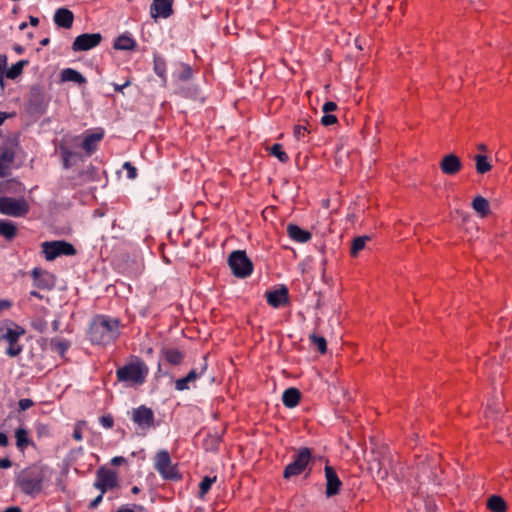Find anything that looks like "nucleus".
Returning a JSON list of instances; mask_svg holds the SVG:
<instances>
[{"mask_svg":"<svg viewBox=\"0 0 512 512\" xmlns=\"http://www.w3.org/2000/svg\"><path fill=\"white\" fill-rule=\"evenodd\" d=\"M49 482L48 467L40 462L30 464L15 476V485L31 498L40 495Z\"/></svg>","mask_w":512,"mask_h":512,"instance_id":"f257e3e1","label":"nucleus"},{"mask_svg":"<svg viewBox=\"0 0 512 512\" xmlns=\"http://www.w3.org/2000/svg\"><path fill=\"white\" fill-rule=\"evenodd\" d=\"M120 319L108 315H95L89 325L88 337L92 344L106 346L120 335Z\"/></svg>","mask_w":512,"mask_h":512,"instance_id":"f03ea898","label":"nucleus"},{"mask_svg":"<svg viewBox=\"0 0 512 512\" xmlns=\"http://www.w3.org/2000/svg\"><path fill=\"white\" fill-rule=\"evenodd\" d=\"M148 374L149 367L138 356H131L130 361L116 370L117 381L127 387L142 386Z\"/></svg>","mask_w":512,"mask_h":512,"instance_id":"7ed1b4c3","label":"nucleus"},{"mask_svg":"<svg viewBox=\"0 0 512 512\" xmlns=\"http://www.w3.org/2000/svg\"><path fill=\"white\" fill-rule=\"evenodd\" d=\"M12 327L8 325L0 326V342L5 340L8 343L6 354L9 357H16L23 351V345L19 343L21 336L25 334V329L13 322Z\"/></svg>","mask_w":512,"mask_h":512,"instance_id":"20e7f679","label":"nucleus"},{"mask_svg":"<svg viewBox=\"0 0 512 512\" xmlns=\"http://www.w3.org/2000/svg\"><path fill=\"white\" fill-rule=\"evenodd\" d=\"M19 146V136L12 135L3 139L0 145V177L10 174L11 165L15 161L16 149Z\"/></svg>","mask_w":512,"mask_h":512,"instance_id":"39448f33","label":"nucleus"},{"mask_svg":"<svg viewBox=\"0 0 512 512\" xmlns=\"http://www.w3.org/2000/svg\"><path fill=\"white\" fill-rule=\"evenodd\" d=\"M154 467L164 480L175 482L182 480V474L178 470V465L172 464L167 450H160L156 454Z\"/></svg>","mask_w":512,"mask_h":512,"instance_id":"423d86ee","label":"nucleus"},{"mask_svg":"<svg viewBox=\"0 0 512 512\" xmlns=\"http://www.w3.org/2000/svg\"><path fill=\"white\" fill-rule=\"evenodd\" d=\"M312 459V450L308 447H301L293 455V461L288 464L283 472V477L289 479L302 474Z\"/></svg>","mask_w":512,"mask_h":512,"instance_id":"0eeeda50","label":"nucleus"},{"mask_svg":"<svg viewBox=\"0 0 512 512\" xmlns=\"http://www.w3.org/2000/svg\"><path fill=\"white\" fill-rule=\"evenodd\" d=\"M228 264L234 276L238 278H247L253 272V263L248 258L244 250H236L231 252L228 257Z\"/></svg>","mask_w":512,"mask_h":512,"instance_id":"6e6552de","label":"nucleus"},{"mask_svg":"<svg viewBox=\"0 0 512 512\" xmlns=\"http://www.w3.org/2000/svg\"><path fill=\"white\" fill-rule=\"evenodd\" d=\"M41 247L47 261H53L60 256H74L77 254L75 247L65 240L45 241L41 244Z\"/></svg>","mask_w":512,"mask_h":512,"instance_id":"1a4fd4ad","label":"nucleus"},{"mask_svg":"<svg viewBox=\"0 0 512 512\" xmlns=\"http://www.w3.org/2000/svg\"><path fill=\"white\" fill-rule=\"evenodd\" d=\"M131 420L143 435L155 427L154 411L144 404L132 409Z\"/></svg>","mask_w":512,"mask_h":512,"instance_id":"9d476101","label":"nucleus"},{"mask_svg":"<svg viewBox=\"0 0 512 512\" xmlns=\"http://www.w3.org/2000/svg\"><path fill=\"white\" fill-rule=\"evenodd\" d=\"M30 210L29 204L24 198L0 197V213L12 217H23Z\"/></svg>","mask_w":512,"mask_h":512,"instance_id":"9b49d317","label":"nucleus"},{"mask_svg":"<svg viewBox=\"0 0 512 512\" xmlns=\"http://www.w3.org/2000/svg\"><path fill=\"white\" fill-rule=\"evenodd\" d=\"M207 355L203 356V362L199 368H192L185 377L175 381V389L177 391H185L190 389V384L201 378L207 371Z\"/></svg>","mask_w":512,"mask_h":512,"instance_id":"f8f14e48","label":"nucleus"},{"mask_svg":"<svg viewBox=\"0 0 512 512\" xmlns=\"http://www.w3.org/2000/svg\"><path fill=\"white\" fill-rule=\"evenodd\" d=\"M102 35L100 33H83L75 38L72 43V50L74 52L91 50L102 42Z\"/></svg>","mask_w":512,"mask_h":512,"instance_id":"ddd939ff","label":"nucleus"},{"mask_svg":"<svg viewBox=\"0 0 512 512\" xmlns=\"http://www.w3.org/2000/svg\"><path fill=\"white\" fill-rule=\"evenodd\" d=\"M265 296L267 303L273 308H280L289 303V290L285 285L266 291Z\"/></svg>","mask_w":512,"mask_h":512,"instance_id":"4468645a","label":"nucleus"},{"mask_svg":"<svg viewBox=\"0 0 512 512\" xmlns=\"http://www.w3.org/2000/svg\"><path fill=\"white\" fill-rule=\"evenodd\" d=\"M104 135L105 133L102 128H98L94 132L91 130L85 131L81 147L88 156H91L96 152L98 149V143L104 138Z\"/></svg>","mask_w":512,"mask_h":512,"instance_id":"2eb2a0df","label":"nucleus"},{"mask_svg":"<svg viewBox=\"0 0 512 512\" xmlns=\"http://www.w3.org/2000/svg\"><path fill=\"white\" fill-rule=\"evenodd\" d=\"M324 472L326 478V496L329 498L339 494L342 487V481L338 477L335 469L332 466L326 464Z\"/></svg>","mask_w":512,"mask_h":512,"instance_id":"dca6fc26","label":"nucleus"},{"mask_svg":"<svg viewBox=\"0 0 512 512\" xmlns=\"http://www.w3.org/2000/svg\"><path fill=\"white\" fill-rule=\"evenodd\" d=\"M174 0H153L150 5V15L153 19L169 18L173 13Z\"/></svg>","mask_w":512,"mask_h":512,"instance_id":"f3484780","label":"nucleus"},{"mask_svg":"<svg viewBox=\"0 0 512 512\" xmlns=\"http://www.w3.org/2000/svg\"><path fill=\"white\" fill-rule=\"evenodd\" d=\"M462 168V162L455 154L445 155L440 162V169L446 175H455Z\"/></svg>","mask_w":512,"mask_h":512,"instance_id":"a211bd4d","label":"nucleus"},{"mask_svg":"<svg viewBox=\"0 0 512 512\" xmlns=\"http://www.w3.org/2000/svg\"><path fill=\"white\" fill-rule=\"evenodd\" d=\"M153 71L160 78L163 87L167 86V62L165 58L159 54L153 55Z\"/></svg>","mask_w":512,"mask_h":512,"instance_id":"6ab92c4d","label":"nucleus"},{"mask_svg":"<svg viewBox=\"0 0 512 512\" xmlns=\"http://www.w3.org/2000/svg\"><path fill=\"white\" fill-rule=\"evenodd\" d=\"M137 46L136 40L129 32L119 35L113 42V48L121 51H132Z\"/></svg>","mask_w":512,"mask_h":512,"instance_id":"aec40b11","label":"nucleus"},{"mask_svg":"<svg viewBox=\"0 0 512 512\" xmlns=\"http://www.w3.org/2000/svg\"><path fill=\"white\" fill-rule=\"evenodd\" d=\"M74 14L67 8H59L54 14V22L57 26L69 29L72 27Z\"/></svg>","mask_w":512,"mask_h":512,"instance_id":"412c9836","label":"nucleus"},{"mask_svg":"<svg viewBox=\"0 0 512 512\" xmlns=\"http://www.w3.org/2000/svg\"><path fill=\"white\" fill-rule=\"evenodd\" d=\"M160 353L164 360L173 366L181 365L185 358V353L178 348H162Z\"/></svg>","mask_w":512,"mask_h":512,"instance_id":"4be33fe9","label":"nucleus"},{"mask_svg":"<svg viewBox=\"0 0 512 512\" xmlns=\"http://www.w3.org/2000/svg\"><path fill=\"white\" fill-rule=\"evenodd\" d=\"M287 234L293 241L298 243H306L312 238V234L308 230L302 229L296 224H288Z\"/></svg>","mask_w":512,"mask_h":512,"instance_id":"5701e85b","label":"nucleus"},{"mask_svg":"<svg viewBox=\"0 0 512 512\" xmlns=\"http://www.w3.org/2000/svg\"><path fill=\"white\" fill-rule=\"evenodd\" d=\"M96 478L102 483V485H106L110 489L118 486V475L111 469H105L103 467L98 469Z\"/></svg>","mask_w":512,"mask_h":512,"instance_id":"b1692460","label":"nucleus"},{"mask_svg":"<svg viewBox=\"0 0 512 512\" xmlns=\"http://www.w3.org/2000/svg\"><path fill=\"white\" fill-rule=\"evenodd\" d=\"M301 400V393L295 387L286 389L282 394V402L286 408L296 407Z\"/></svg>","mask_w":512,"mask_h":512,"instance_id":"393cba45","label":"nucleus"},{"mask_svg":"<svg viewBox=\"0 0 512 512\" xmlns=\"http://www.w3.org/2000/svg\"><path fill=\"white\" fill-rule=\"evenodd\" d=\"M60 79L62 82H74L78 85H85L87 83L86 77L73 68L63 69L60 73Z\"/></svg>","mask_w":512,"mask_h":512,"instance_id":"a878e982","label":"nucleus"},{"mask_svg":"<svg viewBox=\"0 0 512 512\" xmlns=\"http://www.w3.org/2000/svg\"><path fill=\"white\" fill-rule=\"evenodd\" d=\"M223 439L218 433H208L202 442L203 449L207 452L217 453Z\"/></svg>","mask_w":512,"mask_h":512,"instance_id":"bb28decb","label":"nucleus"},{"mask_svg":"<svg viewBox=\"0 0 512 512\" xmlns=\"http://www.w3.org/2000/svg\"><path fill=\"white\" fill-rule=\"evenodd\" d=\"M49 347L51 351L57 353L64 359L67 351L71 347V341L65 338H51L49 341Z\"/></svg>","mask_w":512,"mask_h":512,"instance_id":"cd10ccee","label":"nucleus"},{"mask_svg":"<svg viewBox=\"0 0 512 512\" xmlns=\"http://www.w3.org/2000/svg\"><path fill=\"white\" fill-rule=\"evenodd\" d=\"M16 446L20 451L26 450L29 446H34L33 440L29 436V432L25 428H18L15 431Z\"/></svg>","mask_w":512,"mask_h":512,"instance_id":"c85d7f7f","label":"nucleus"},{"mask_svg":"<svg viewBox=\"0 0 512 512\" xmlns=\"http://www.w3.org/2000/svg\"><path fill=\"white\" fill-rule=\"evenodd\" d=\"M60 154L62 158V166L64 169H69L75 164L76 158H81V155L73 152L66 146L60 147Z\"/></svg>","mask_w":512,"mask_h":512,"instance_id":"c756f323","label":"nucleus"},{"mask_svg":"<svg viewBox=\"0 0 512 512\" xmlns=\"http://www.w3.org/2000/svg\"><path fill=\"white\" fill-rule=\"evenodd\" d=\"M0 235L8 241L13 240L17 235L16 225L9 220H0Z\"/></svg>","mask_w":512,"mask_h":512,"instance_id":"7c9ffc66","label":"nucleus"},{"mask_svg":"<svg viewBox=\"0 0 512 512\" xmlns=\"http://www.w3.org/2000/svg\"><path fill=\"white\" fill-rule=\"evenodd\" d=\"M31 276L34 279V285L37 288L46 289L51 287L49 282L44 278L45 276H48V273L45 270L35 267L31 272Z\"/></svg>","mask_w":512,"mask_h":512,"instance_id":"2f4dec72","label":"nucleus"},{"mask_svg":"<svg viewBox=\"0 0 512 512\" xmlns=\"http://www.w3.org/2000/svg\"><path fill=\"white\" fill-rule=\"evenodd\" d=\"M472 207L481 215V217H485L490 213V204L488 200L480 195L473 199Z\"/></svg>","mask_w":512,"mask_h":512,"instance_id":"473e14b6","label":"nucleus"},{"mask_svg":"<svg viewBox=\"0 0 512 512\" xmlns=\"http://www.w3.org/2000/svg\"><path fill=\"white\" fill-rule=\"evenodd\" d=\"M487 508L492 512H506L507 504L499 495H492L487 501Z\"/></svg>","mask_w":512,"mask_h":512,"instance_id":"72a5a7b5","label":"nucleus"},{"mask_svg":"<svg viewBox=\"0 0 512 512\" xmlns=\"http://www.w3.org/2000/svg\"><path fill=\"white\" fill-rule=\"evenodd\" d=\"M28 64L29 60L27 59L19 60L17 63L13 64L8 70H6L5 76L8 79H16L22 74L24 67Z\"/></svg>","mask_w":512,"mask_h":512,"instance_id":"f704fd0d","label":"nucleus"},{"mask_svg":"<svg viewBox=\"0 0 512 512\" xmlns=\"http://www.w3.org/2000/svg\"><path fill=\"white\" fill-rule=\"evenodd\" d=\"M311 133L310 125L307 120L304 124H296L293 127V136L297 141H306V136Z\"/></svg>","mask_w":512,"mask_h":512,"instance_id":"c9c22d12","label":"nucleus"},{"mask_svg":"<svg viewBox=\"0 0 512 512\" xmlns=\"http://www.w3.org/2000/svg\"><path fill=\"white\" fill-rule=\"evenodd\" d=\"M22 187V183L17 179H8L0 183V191L4 193L18 192Z\"/></svg>","mask_w":512,"mask_h":512,"instance_id":"e433bc0d","label":"nucleus"},{"mask_svg":"<svg viewBox=\"0 0 512 512\" xmlns=\"http://www.w3.org/2000/svg\"><path fill=\"white\" fill-rule=\"evenodd\" d=\"M267 150L269 151L270 155L276 157L281 163H287L289 161V156L283 150L282 144L275 143Z\"/></svg>","mask_w":512,"mask_h":512,"instance_id":"4c0bfd02","label":"nucleus"},{"mask_svg":"<svg viewBox=\"0 0 512 512\" xmlns=\"http://www.w3.org/2000/svg\"><path fill=\"white\" fill-rule=\"evenodd\" d=\"M476 171L479 174H485L491 170L492 166L488 161L487 156L478 154L475 156Z\"/></svg>","mask_w":512,"mask_h":512,"instance_id":"58836bf2","label":"nucleus"},{"mask_svg":"<svg viewBox=\"0 0 512 512\" xmlns=\"http://www.w3.org/2000/svg\"><path fill=\"white\" fill-rule=\"evenodd\" d=\"M217 477L213 476H205L199 483V498H204V496L209 492L213 483L216 482Z\"/></svg>","mask_w":512,"mask_h":512,"instance_id":"ea45409f","label":"nucleus"},{"mask_svg":"<svg viewBox=\"0 0 512 512\" xmlns=\"http://www.w3.org/2000/svg\"><path fill=\"white\" fill-rule=\"evenodd\" d=\"M368 240H370L368 236H358L354 238L350 250L351 256H356L362 249H364Z\"/></svg>","mask_w":512,"mask_h":512,"instance_id":"a19ab883","label":"nucleus"},{"mask_svg":"<svg viewBox=\"0 0 512 512\" xmlns=\"http://www.w3.org/2000/svg\"><path fill=\"white\" fill-rule=\"evenodd\" d=\"M193 77V69L192 67L187 63H181L180 64V71L177 75L178 80L180 81H188Z\"/></svg>","mask_w":512,"mask_h":512,"instance_id":"79ce46f5","label":"nucleus"},{"mask_svg":"<svg viewBox=\"0 0 512 512\" xmlns=\"http://www.w3.org/2000/svg\"><path fill=\"white\" fill-rule=\"evenodd\" d=\"M310 340L317 346V349L321 354H325L327 351V342L323 336H318L316 334L310 335Z\"/></svg>","mask_w":512,"mask_h":512,"instance_id":"37998d69","label":"nucleus"},{"mask_svg":"<svg viewBox=\"0 0 512 512\" xmlns=\"http://www.w3.org/2000/svg\"><path fill=\"white\" fill-rule=\"evenodd\" d=\"M181 93L185 97H189V98H192V99H197L201 95V90H200L199 86L194 85L192 87L183 88L181 90Z\"/></svg>","mask_w":512,"mask_h":512,"instance_id":"c03bdc74","label":"nucleus"},{"mask_svg":"<svg viewBox=\"0 0 512 512\" xmlns=\"http://www.w3.org/2000/svg\"><path fill=\"white\" fill-rule=\"evenodd\" d=\"M99 424L105 429H112L114 427V418L110 413L102 415L99 418Z\"/></svg>","mask_w":512,"mask_h":512,"instance_id":"a18cd8bd","label":"nucleus"},{"mask_svg":"<svg viewBox=\"0 0 512 512\" xmlns=\"http://www.w3.org/2000/svg\"><path fill=\"white\" fill-rule=\"evenodd\" d=\"M123 169H125L127 171L128 179L133 180L138 175L137 168L129 161H127L123 164Z\"/></svg>","mask_w":512,"mask_h":512,"instance_id":"49530a36","label":"nucleus"},{"mask_svg":"<svg viewBox=\"0 0 512 512\" xmlns=\"http://www.w3.org/2000/svg\"><path fill=\"white\" fill-rule=\"evenodd\" d=\"M7 66V56L5 54H0V85H4V76H5V69Z\"/></svg>","mask_w":512,"mask_h":512,"instance_id":"de8ad7c7","label":"nucleus"},{"mask_svg":"<svg viewBox=\"0 0 512 512\" xmlns=\"http://www.w3.org/2000/svg\"><path fill=\"white\" fill-rule=\"evenodd\" d=\"M338 122L337 117L333 114H324L321 118V124L325 127L334 125Z\"/></svg>","mask_w":512,"mask_h":512,"instance_id":"09e8293b","label":"nucleus"},{"mask_svg":"<svg viewBox=\"0 0 512 512\" xmlns=\"http://www.w3.org/2000/svg\"><path fill=\"white\" fill-rule=\"evenodd\" d=\"M34 405V402L29 398H23L20 399L18 402L19 411H25L32 407Z\"/></svg>","mask_w":512,"mask_h":512,"instance_id":"8fccbe9b","label":"nucleus"},{"mask_svg":"<svg viewBox=\"0 0 512 512\" xmlns=\"http://www.w3.org/2000/svg\"><path fill=\"white\" fill-rule=\"evenodd\" d=\"M337 104L333 101H327L324 103V105L322 106V111L325 113V114H328L330 112H333L337 109Z\"/></svg>","mask_w":512,"mask_h":512,"instance_id":"3c124183","label":"nucleus"},{"mask_svg":"<svg viewBox=\"0 0 512 512\" xmlns=\"http://www.w3.org/2000/svg\"><path fill=\"white\" fill-rule=\"evenodd\" d=\"M33 328L36 329L40 333H44L47 329V323L45 320H39L33 323Z\"/></svg>","mask_w":512,"mask_h":512,"instance_id":"603ef678","label":"nucleus"},{"mask_svg":"<svg viewBox=\"0 0 512 512\" xmlns=\"http://www.w3.org/2000/svg\"><path fill=\"white\" fill-rule=\"evenodd\" d=\"M102 499H103V495H102V494H99L95 499H93V500L89 503L88 508H89L90 510H94V509H96V508L98 507V505L101 503Z\"/></svg>","mask_w":512,"mask_h":512,"instance_id":"864d4df0","label":"nucleus"},{"mask_svg":"<svg viewBox=\"0 0 512 512\" xmlns=\"http://www.w3.org/2000/svg\"><path fill=\"white\" fill-rule=\"evenodd\" d=\"M36 431H37L38 436H40V437L43 435H46V434H48V426L45 424L39 423L36 426Z\"/></svg>","mask_w":512,"mask_h":512,"instance_id":"5fc2aeb1","label":"nucleus"},{"mask_svg":"<svg viewBox=\"0 0 512 512\" xmlns=\"http://www.w3.org/2000/svg\"><path fill=\"white\" fill-rule=\"evenodd\" d=\"M94 487L98 490H100V494L104 495L108 490H110L109 487L106 485H102V483L96 478V481L94 483Z\"/></svg>","mask_w":512,"mask_h":512,"instance_id":"6e6d98bb","label":"nucleus"},{"mask_svg":"<svg viewBox=\"0 0 512 512\" xmlns=\"http://www.w3.org/2000/svg\"><path fill=\"white\" fill-rule=\"evenodd\" d=\"M131 84V81L128 79L126 80L123 84L119 85V84H116L114 83L113 84V87H114V91L115 92H122L124 88L128 87L129 85Z\"/></svg>","mask_w":512,"mask_h":512,"instance_id":"4d7b16f0","label":"nucleus"},{"mask_svg":"<svg viewBox=\"0 0 512 512\" xmlns=\"http://www.w3.org/2000/svg\"><path fill=\"white\" fill-rule=\"evenodd\" d=\"M12 306L11 301L6 299H0V312L3 310H7Z\"/></svg>","mask_w":512,"mask_h":512,"instance_id":"13d9d810","label":"nucleus"},{"mask_svg":"<svg viewBox=\"0 0 512 512\" xmlns=\"http://www.w3.org/2000/svg\"><path fill=\"white\" fill-rule=\"evenodd\" d=\"M12 466V461L9 458L0 459V468L8 469Z\"/></svg>","mask_w":512,"mask_h":512,"instance_id":"bf43d9fd","label":"nucleus"},{"mask_svg":"<svg viewBox=\"0 0 512 512\" xmlns=\"http://www.w3.org/2000/svg\"><path fill=\"white\" fill-rule=\"evenodd\" d=\"M51 325H52V330H53L54 332L59 331V329H60V317H59V316H57V317L52 321V324H51Z\"/></svg>","mask_w":512,"mask_h":512,"instance_id":"052dcab7","label":"nucleus"},{"mask_svg":"<svg viewBox=\"0 0 512 512\" xmlns=\"http://www.w3.org/2000/svg\"><path fill=\"white\" fill-rule=\"evenodd\" d=\"M8 437L5 433L0 432V446L6 447L8 445Z\"/></svg>","mask_w":512,"mask_h":512,"instance_id":"680f3d73","label":"nucleus"},{"mask_svg":"<svg viewBox=\"0 0 512 512\" xmlns=\"http://www.w3.org/2000/svg\"><path fill=\"white\" fill-rule=\"evenodd\" d=\"M73 438L77 441L82 440V431L80 428H75L73 431Z\"/></svg>","mask_w":512,"mask_h":512,"instance_id":"e2e57ef3","label":"nucleus"},{"mask_svg":"<svg viewBox=\"0 0 512 512\" xmlns=\"http://www.w3.org/2000/svg\"><path fill=\"white\" fill-rule=\"evenodd\" d=\"M126 460L124 457L122 456H117V457H114L112 460H111V463L113 465H120L122 463H124Z\"/></svg>","mask_w":512,"mask_h":512,"instance_id":"0e129e2a","label":"nucleus"},{"mask_svg":"<svg viewBox=\"0 0 512 512\" xmlns=\"http://www.w3.org/2000/svg\"><path fill=\"white\" fill-rule=\"evenodd\" d=\"M12 114L6 113V112H0V126L4 123V121L11 117Z\"/></svg>","mask_w":512,"mask_h":512,"instance_id":"69168bd1","label":"nucleus"},{"mask_svg":"<svg viewBox=\"0 0 512 512\" xmlns=\"http://www.w3.org/2000/svg\"><path fill=\"white\" fill-rule=\"evenodd\" d=\"M30 297H34V298H37V299H43V295H41L38 291L36 290H32L30 293H29Z\"/></svg>","mask_w":512,"mask_h":512,"instance_id":"338daca9","label":"nucleus"},{"mask_svg":"<svg viewBox=\"0 0 512 512\" xmlns=\"http://www.w3.org/2000/svg\"><path fill=\"white\" fill-rule=\"evenodd\" d=\"M4 512H22V510L18 506H11L8 507Z\"/></svg>","mask_w":512,"mask_h":512,"instance_id":"774afa93","label":"nucleus"}]
</instances>
